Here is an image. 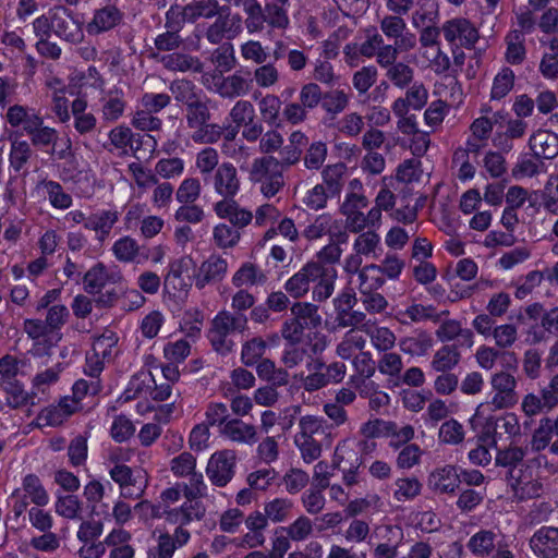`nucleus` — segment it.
<instances>
[{
    "label": "nucleus",
    "mask_w": 558,
    "mask_h": 558,
    "mask_svg": "<svg viewBox=\"0 0 558 558\" xmlns=\"http://www.w3.org/2000/svg\"><path fill=\"white\" fill-rule=\"evenodd\" d=\"M337 271L318 262H308L284 282V290L294 299L304 296L313 286V300L325 301L335 290Z\"/></svg>",
    "instance_id": "f257e3e1"
},
{
    "label": "nucleus",
    "mask_w": 558,
    "mask_h": 558,
    "mask_svg": "<svg viewBox=\"0 0 558 558\" xmlns=\"http://www.w3.org/2000/svg\"><path fill=\"white\" fill-rule=\"evenodd\" d=\"M34 35H56L61 40L77 45L84 39L82 23L63 4H56L32 22Z\"/></svg>",
    "instance_id": "f03ea898"
},
{
    "label": "nucleus",
    "mask_w": 558,
    "mask_h": 558,
    "mask_svg": "<svg viewBox=\"0 0 558 558\" xmlns=\"http://www.w3.org/2000/svg\"><path fill=\"white\" fill-rule=\"evenodd\" d=\"M510 368L508 366L490 375V392L476 407L474 416L486 418L493 412L511 409L519 402L518 379Z\"/></svg>",
    "instance_id": "7ed1b4c3"
},
{
    "label": "nucleus",
    "mask_w": 558,
    "mask_h": 558,
    "mask_svg": "<svg viewBox=\"0 0 558 558\" xmlns=\"http://www.w3.org/2000/svg\"><path fill=\"white\" fill-rule=\"evenodd\" d=\"M324 435L326 445L332 442L330 427L322 416L304 415L299 420V432L294 435V445L300 451L302 460L310 464L316 461L323 451V442L315 436Z\"/></svg>",
    "instance_id": "20e7f679"
},
{
    "label": "nucleus",
    "mask_w": 558,
    "mask_h": 558,
    "mask_svg": "<svg viewBox=\"0 0 558 558\" xmlns=\"http://www.w3.org/2000/svg\"><path fill=\"white\" fill-rule=\"evenodd\" d=\"M282 163L272 156L255 158L250 170V180L258 186L266 198L276 196L284 186Z\"/></svg>",
    "instance_id": "39448f33"
},
{
    "label": "nucleus",
    "mask_w": 558,
    "mask_h": 558,
    "mask_svg": "<svg viewBox=\"0 0 558 558\" xmlns=\"http://www.w3.org/2000/svg\"><path fill=\"white\" fill-rule=\"evenodd\" d=\"M246 328L247 317L244 314H234L223 310L213 318L207 337L215 351L226 354L234 345L231 336L234 332L241 333Z\"/></svg>",
    "instance_id": "423d86ee"
},
{
    "label": "nucleus",
    "mask_w": 558,
    "mask_h": 558,
    "mask_svg": "<svg viewBox=\"0 0 558 558\" xmlns=\"http://www.w3.org/2000/svg\"><path fill=\"white\" fill-rule=\"evenodd\" d=\"M368 201L351 197V201H343L340 211L344 216L345 228L352 233H360L365 229H378L381 225V213L377 208H371L367 214Z\"/></svg>",
    "instance_id": "0eeeda50"
},
{
    "label": "nucleus",
    "mask_w": 558,
    "mask_h": 558,
    "mask_svg": "<svg viewBox=\"0 0 558 558\" xmlns=\"http://www.w3.org/2000/svg\"><path fill=\"white\" fill-rule=\"evenodd\" d=\"M220 5L217 0H195L181 7L172 5L168 10L167 23L171 27L181 28L184 23H194L197 19H211L219 13Z\"/></svg>",
    "instance_id": "6e6552de"
},
{
    "label": "nucleus",
    "mask_w": 558,
    "mask_h": 558,
    "mask_svg": "<svg viewBox=\"0 0 558 558\" xmlns=\"http://www.w3.org/2000/svg\"><path fill=\"white\" fill-rule=\"evenodd\" d=\"M29 136L31 146L37 148L51 147V155H56L57 158L63 159L71 150V141L68 138L64 147L58 149L59 132L51 126L45 125L44 118L40 116H34L28 121L26 132Z\"/></svg>",
    "instance_id": "1a4fd4ad"
},
{
    "label": "nucleus",
    "mask_w": 558,
    "mask_h": 558,
    "mask_svg": "<svg viewBox=\"0 0 558 558\" xmlns=\"http://www.w3.org/2000/svg\"><path fill=\"white\" fill-rule=\"evenodd\" d=\"M441 34L452 51L454 48L472 49L480 39V32L475 24L462 16L445 21L441 25Z\"/></svg>",
    "instance_id": "9d476101"
},
{
    "label": "nucleus",
    "mask_w": 558,
    "mask_h": 558,
    "mask_svg": "<svg viewBox=\"0 0 558 558\" xmlns=\"http://www.w3.org/2000/svg\"><path fill=\"white\" fill-rule=\"evenodd\" d=\"M227 120L242 129V137L247 142H256L264 132V126L257 120L254 105L246 99H240L230 109Z\"/></svg>",
    "instance_id": "9b49d317"
},
{
    "label": "nucleus",
    "mask_w": 558,
    "mask_h": 558,
    "mask_svg": "<svg viewBox=\"0 0 558 558\" xmlns=\"http://www.w3.org/2000/svg\"><path fill=\"white\" fill-rule=\"evenodd\" d=\"M235 465L236 456L233 450L216 451L207 462L206 475L213 485L225 487L233 478Z\"/></svg>",
    "instance_id": "f8f14e48"
},
{
    "label": "nucleus",
    "mask_w": 558,
    "mask_h": 558,
    "mask_svg": "<svg viewBox=\"0 0 558 558\" xmlns=\"http://www.w3.org/2000/svg\"><path fill=\"white\" fill-rule=\"evenodd\" d=\"M243 32V21L239 14L219 15L206 31V39L213 44H220L223 39L232 40Z\"/></svg>",
    "instance_id": "ddd939ff"
},
{
    "label": "nucleus",
    "mask_w": 558,
    "mask_h": 558,
    "mask_svg": "<svg viewBox=\"0 0 558 558\" xmlns=\"http://www.w3.org/2000/svg\"><path fill=\"white\" fill-rule=\"evenodd\" d=\"M110 478L119 486L120 498L137 499L143 496L146 484L134 475L129 465L111 466L107 469Z\"/></svg>",
    "instance_id": "4468645a"
},
{
    "label": "nucleus",
    "mask_w": 558,
    "mask_h": 558,
    "mask_svg": "<svg viewBox=\"0 0 558 558\" xmlns=\"http://www.w3.org/2000/svg\"><path fill=\"white\" fill-rule=\"evenodd\" d=\"M211 184L216 194L221 199H232L240 192L241 181L238 170L231 162H222L211 177Z\"/></svg>",
    "instance_id": "2eb2a0df"
},
{
    "label": "nucleus",
    "mask_w": 558,
    "mask_h": 558,
    "mask_svg": "<svg viewBox=\"0 0 558 558\" xmlns=\"http://www.w3.org/2000/svg\"><path fill=\"white\" fill-rule=\"evenodd\" d=\"M228 272V262L220 255L208 256L194 274V284L198 290L222 281Z\"/></svg>",
    "instance_id": "dca6fc26"
},
{
    "label": "nucleus",
    "mask_w": 558,
    "mask_h": 558,
    "mask_svg": "<svg viewBox=\"0 0 558 558\" xmlns=\"http://www.w3.org/2000/svg\"><path fill=\"white\" fill-rule=\"evenodd\" d=\"M448 315L449 311L447 310L437 312L436 307L432 304L424 305L413 302L404 308H398L395 317L401 325H412L426 320L439 323L442 317H447Z\"/></svg>",
    "instance_id": "f3484780"
},
{
    "label": "nucleus",
    "mask_w": 558,
    "mask_h": 558,
    "mask_svg": "<svg viewBox=\"0 0 558 558\" xmlns=\"http://www.w3.org/2000/svg\"><path fill=\"white\" fill-rule=\"evenodd\" d=\"M123 12L113 4H106L94 10L90 21L86 24V32L90 36L107 33L123 21Z\"/></svg>",
    "instance_id": "a211bd4d"
},
{
    "label": "nucleus",
    "mask_w": 558,
    "mask_h": 558,
    "mask_svg": "<svg viewBox=\"0 0 558 558\" xmlns=\"http://www.w3.org/2000/svg\"><path fill=\"white\" fill-rule=\"evenodd\" d=\"M155 541L156 545L151 549L154 556L156 558H172L178 549L190 543L191 532L181 527L174 529L173 533L157 531Z\"/></svg>",
    "instance_id": "6ab92c4d"
},
{
    "label": "nucleus",
    "mask_w": 558,
    "mask_h": 558,
    "mask_svg": "<svg viewBox=\"0 0 558 558\" xmlns=\"http://www.w3.org/2000/svg\"><path fill=\"white\" fill-rule=\"evenodd\" d=\"M530 548L538 558H558V527L542 526L530 538Z\"/></svg>",
    "instance_id": "aec40b11"
},
{
    "label": "nucleus",
    "mask_w": 558,
    "mask_h": 558,
    "mask_svg": "<svg viewBox=\"0 0 558 558\" xmlns=\"http://www.w3.org/2000/svg\"><path fill=\"white\" fill-rule=\"evenodd\" d=\"M509 485L518 500L537 498L543 493V484L522 469L509 472Z\"/></svg>",
    "instance_id": "412c9836"
},
{
    "label": "nucleus",
    "mask_w": 558,
    "mask_h": 558,
    "mask_svg": "<svg viewBox=\"0 0 558 558\" xmlns=\"http://www.w3.org/2000/svg\"><path fill=\"white\" fill-rule=\"evenodd\" d=\"M213 210L218 218L227 219L230 226L236 228L240 232L241 229L247 227L253 220L252 211L241 207L234 198L216 202L213 205Z\"/></svg>",
    "instance_id": "4be33fe9"
},
{
    "label": "nucleus",
    "mask_w": 558,
    "mask_h": 558,
    "mask_svg": "<svg viewBox=\"0 0 558 558\" xmlns=\"http://www.w3.org/2000/svg\"><path fill=\"white\" fill-rule=\"evenodd\" d=\"M204 514L205 510L198 502L186 500L179 507H168L165 521L175 525L174 529L187 530L185 527L187 524L202 520Z\"/></svg>",
    "instance_id": "5701e85b"
},
{
    "label": "nucleus",
    "mask_w": 558,
    "mask_h": 558,
    "mask_svg": "<svg viewBox=\"0 0 558 558\" xmlns=\"http://www.w3.org/2000/svg\"><path fill=\"white\" fill-rule=\"evenodd\" d=\"M460 483L459 470L450 464L435 469L428 477L429 487L439 494L453 495Z\"/></svg>",
    "instance_id": "b1692460"
},
{
    "label": "nucleus",
    "mask_w": 558,
    "mask_h": 558,
    "mask_svg": "<svg viewBox=\"0 0 558 558\" xmlns=\"http://www.w3.org/2000/svg\"><path fill=\"white\" fill-rule=\"evenodd\" d=\"M221 437L236 444L252 446L257 441V429L241 418H230L219 429Z\"/></svg>",
    "instance_id": "393cba45"
},
{
    "label": "nucleus",
    "mask_w": 558,
    "mask_h": 558,
    "mask_svg": "<svg viewBox=\"0 0 558 558\" xmlns=\"http://www.w3.org/2000/svg\"><path fill=\"white\" fill-rule=\"evenodd\" d=\"M428 100V90L423 83L414 82L409 85L405 97L397 98L392 104L395 114L409 113V109L421 110Z\"/></svg>",
    "instance_id": "a878e982"
},
{
    "label": "nucleus",
    "mask_w": 558,
    "mask_h": 558,
    "mask_svg": "<svg viewBox=\"0 0 558 558\" xmlns=\"http://www.w3.org/2000/svg\"><path fill=\"white\" fill-rule=\"evenodd\" d=\"M111 252L117 260L124 264H141L148 258L147 254L142 253V247L138 242L130 235H124L116 240L112 244Z\"/></svg>",
    "instance_id": "bb28decb"
},
{
    "label": "nucleus",
    "mask_w": 558,
    "mask_h": 558,
    "mask_svg": "<svg viewBox=\"0 0 558 558\" xmlns=\"http://www.w3.org/2000/svg\"><path fill=\"white\" fill-rule=\"evenodd\" d=\"M119 211L116 209H100L88 216L86 229L94 231L99 241H105L114 225L119 221Z\"/></svg>",
    "instance_id": "cd10ccee"
},
{
    "label": "nucleus",
    "mask_w": 558,
    "mask_h": 558,
    "mask_svg": "<svg viewBox=\"0 0 558 558\" xmlns=\"http://www.w3.org/2000/svg\"><path fill=\"white\" fill-rule=\"evenodd\" d=\"M529 145L538 158L551 159L558 155V136L555 133L537 130L531 135Z\"/></svg>",
    "instance_id": "c85d7f7f"
},
{
    "label": "nucleus",
    "mask_w": 558,
    "mask_h": 558,
    "mask_svg": "<svg viewBox=\"0 0 558 558\" xmlns=\"http://www.w3.org/2000/svg\"><path fill=\"white\" fill-rule=\"evenodd\" d=\"M267 281L265 271L256 264L251 262L243 263L233 274L231 282L235 288H251L263 286Z\"/></svg>",
    "instance_id": "c756f323"
},
{
    "label": "nucleus",
    "mask_w": 558,
    "mask_h": 558,
    "mask_svg": "<svg viewBox=\"0 0 558 558\" xmlns=\"http://www.w3.org/2000/svg\"><path fill=\"white\" fill-rule=\"evenodd\" d=\"M252 88V81L240 74L221 77L216 83V92L223 98L233 99L247 95Z\"/></svg>",
    "instance_id": "7c9ffc66"
},
{
    "label": "nucleus",
    "mask_w": 558,
    "mask_h": 558,
    "mask_svg": "<svg viewBox=\"0 0 558 558\" xmlns=\"http://www.w3.org/2000/svg\"><path fill=\"white\" fill-rule=\"evenodd\" d=\"M324 367L325 363L320 359L311 357V360L306 362L308 374L305 375L301 373L298 376L304 390L314 392L328 386L325 373L323 372Z\"/></svg>",
    "instance_id": "2f4dec72"
},
{
    "label": "nucleus",
    "mask_w": 558,
    "mask_h": 558,
    "mask_svg": "<svg viewBox=\"0 0 558 558\" xmlns=\"http://www.w3.org/2000/svg\"><path fill=\"white\" fill-rule=\"evenodd\" d=\"M34 151L26 140L15 138L11 141L9 151V168L16 175L25 169Z\"/></svg>",
    "instance_id": "473e14b6"
},
{
    "label": "nucleus",
    "mask_w": 558,
    "mask_h": 558,
    "mask_svg": "<svg viewBox=\"0 0 558 558\" xmlns=\"http://www.w3.org/2000/svg\"><path fill=\"white\" fill-rule=\"evenodd\" d=\"M38 187L44 191L52 208L65 210L72 206V196L64 191L59 182L43 180L38 183Z\"/></svg>",
    "instance_id": "72a5a7b5"
},
{
    "label": "nucleus",
    "mask_w": 558,
    "mask_h": 558,
    "mask_svg": "<svg viewBox=\"0 0 558 558\" xmlns=\"http://www.w3.org/2000/svg\"><path fill=\"white\" fill-rule=\"evenodd\" d=\"M366 339L360 330L350 329L337 344L336 354L342 360L353 359L357 353L363 352Z\"/></svg>",
    "instance_id": "f704fd0d"
},
{
    "label": "nucleus",
    "mask_w": 558,
    "mask_h": 558,
    "mask_svg": "<svg viewBox=\"0 0 558 558\" xmlns=\"http://www.w3.org/2000/svg\"><path fill=\"white\" fill-rule=\"evenodd\" d=\"M461 354L456 345L440 347L433 355L430 367L437 373L451 372L460 362Z\"/></svg>",
    "instance_id": "c9c22d12"
},
{
    "label": "nucleus",
    "mask_w": 558,
    "mask_h": 558,
    "mask_svg": "<svg viewBox=\"0 0 558 558\" xmlns=\"http://www.w3.org/2000/svg\"><path fill=\"white\" fill-rule=\"evenodd\" d=\"M294 316L304 329H315L322 325L323 318L318 306L310 302H296L291 307Z\"/></svg>",
    "instance_id": "e433bc0d"
},
{
    "label": "nucleus",
    "mask_w": 558,
    "mask_h": 558,
    "mask_svg": "<svg viewBox=\"0 0 558 558\" xmlns=\"http://www.w3.org/2000/svg\"><path fill=\"white\" fill-rule=\"evenodd\" d=\"M22 490L24 498L29 499L36 507H45L49 504L50 497L41 481L34 474H28L23 478Z\"/></svg>",
    "instance_id": "4c0bfd02"
},
{
    "label": "nucleus",
    "mask_w": 558,
    "mask_h": 558,
    "mask_svg": "<svg viewBox=\"0 0 558 558\" xmlns=\"http://www.w3.org/2000/svg\"><path fill=\"white\" fill-rule=\"evenodd\" d=\"M54 511L68 520H82L83 502L75 495H59L54 501Z\"/></svg>",
    "instance_id": "58836bf2"
},
{
    "label": "nucleus",
    "mask_w": 558,
    "mask_h": 558,
    "mask_svg": "<svg viewBox=\"0 0 558 558\" xmlns=\"http://www.w3.org/2000/svg\"><path fill=\"white\" fill-rule=\"evenodd\" d=\"M499 356H502L507 360V367H512L514 371L517 368V360L513 353L510 352H499L494 348L482 345L476 350L475 359L478 366L485 371H490L496 364V361Z\"/></svg>",
    "instance_id": "ea45409f"
},
{
    "label": "nucleus",
    "mask_w": 558,
    "mask_h": 558,
    "mask_svg": "<svg viewBox=\"0 0 558 558\" xmlns=\"http://www.w3.org/2000/svg\"><path fill=\"white\" fill-rule=\"evenodd\" d=\"M363 464L364 460L362 456H360L354 447L353 441L349 438L340 440L335 449L332 457V465L336 469H341L342 466H349L351 464Z\"/></svg>",
    "instance_id": "a19ab883"
},
{
    "label": "nucleus",
    "mask_w": 558,
    "mask_h": 558,
    "mask_svg": "<svg viewBox=\"0 0 558 558\" xmlns=\"http://www.w3.org/2000/svg\"><path fill=\"white\" fill-rule=\"evenodd\" d=\"M113 281V277L108 272L106 266L101 263L93 266L83 278L84 289L87 293H98L107 284Z\"/></svg>",
    "instance_id": "79ce46f5"
},
{
    "label": "nucleus",
    "mask_w": 558,
    "mask_h": 558,
    "mask_svg": "<svg viewBox=\"0 0 558 558\" xmlns=\"http://www.w3.org/2000/svg\"><path fill=\"white\" fill-rule=\"evenodd\" d=\"M336 227V220L329 214H322L304 229L303 236L308 241L322 239L325 235L333 236L332 230Z\"/></svg>",
    "instance_id": "37998d69"
},
{
    "label": "nucleus",
    "mask_w": 558,
    "mask_h": 558,
    "mask_svg": "<svg viewBox=\"0 0 558 558\" xmlns=\"http://www.w3.org/2000/svg\"><path fill=\"white\" fill-rule=\"evenodd\" d=\"M289 8L290 4L266 1L264 7L266 24L271 28L286 29L290 24Z\"/></svg>",
    "instance_id": "c03bdc74"
},
{
    "label": "nucleus",
    "mask_w": 558,
    "mask_h": 558,
    "mask_svg": "<svg viewBox=\"0 0 558 558\" xmlns=\"http://www.w3.org/2000/svg\"><path fill=\"white\" fill-rule=\"evenodd\" d=\"M213 243L220 250L235 247L241 240V232L228 223L220 222L213 228Z\"/></svg>",
    "instance_id": "a18cd8bd"
},
{
    "label": "nucleus",
    "mask_w": 558,
    "mask_h": 558,
    "mask_svg": "<svg viewBox=\"0 0 558 558\" xmlns=\"http://www.w3.org/2000/svg\"><path fill=\"white\" fill-rule=\"evenodd\" d=\"M375 230L368 229L360 232L353 242V252L365 257H377V251L380 250V236Z\"/></svg>",
    "instance_id": "49530a36"
},
{
    "label": "nucleus",
    "mask_w": 558,
    "mask_h": 558,
    "mask_svg": "<svg viewBox=\"0 0 558 558\" xmlns=\"http://www.w3.org/2000/svg\"><path fill=\"white\" fill-rule=\"evenodd\" d=\"M7 404L12 409H19L27 404H34L33 395L28 393L17 380H5L3 383Z\"/></svg>",
    "instance_id": "de8ad7c7"
},
{
    "label": "nucleus",
    "mask_w": 558,
    "mask_h": 558,
    "mask_svg": "<svg viewBox=\"0 0 558 558\" xmlns=\"http://www.w3.org/2000/svg\"><path fill=\"white\" fill-rule=\"evenodd\" d=\"M356 277V286L360 293L377 291L385 283V279L381 277L380 270L377 268L376 264L362 267L361 272H359Z\"/></svg>",
    "instance_id": "09e8293b"
},
{
    "label": "nucleus",
    "mask_w": 558,
    "mask_h": 558,
    "mask_svg": "<svg viewBox=\"0 0 558 558\" xmlns=\"http://www.w3.org/2000/svg\"><path fill=\"white\" fill-rule=\"evenodd\" d=\"M400 350L411 356H423L433 347V339L426 332H421L416 337H405L399 341Z\"/></svg>",
    "instance_id": "8fccbe9b"
},
{
    "label": "nucleus",
    "mask_w": 558,
    "mask_h": 558,
    "mask_svg": "<svg viewBox=\"0 0 558 558\" xmlns=\"http://www.w3.org/2000/svg\"><path fill=\"white\" fill-rule=\"evenodd\" d=\"M347 167L342 162L326 166L322 171V179L324 186L329 191L331 195L340 193L343 185V177L345 174Z\"/></svg>",
    "instance_id": "3c124183"
},
{
    "label": "nucleus",
    "mask_w": 558,
    "mask_h": 558,
    "mask_svg": "<svg viewBox=\"0 0 558 558\" xmlns=\"http://www.w3.org/2000/svg\"><path fill=\"white\" fill-rule=\"evenodd\" d=\"M514 72L510 68H502L493 80L490 99H504L512 90L514 86Z\"/></svg>",
    "instance_id": "603ef678"
},
{
    "label": "nucleus",
    "mask_w": 558,
    "mask_h": 558,
    "mask_svg": "<svg viewBox=\"0 0 558 558\" xmlns=\"http://www.w3.org/2000/svg\"><path fill=\"white\" fill-rule=\"evenodd\" d=\"M496 534L488 530H481L472 535L468 542V548L477 557L488 556L495 547Z\"/></svg>",
    "instance_id": "864d4df0"
},
{
    "label": "nucleus",
    "mask_w": 558,
    "mask_h": 558,
    "mask_svg": "<svg viewBox=\"0 0 558 558\" xmlns=\"http://www.w3.org/2000/svg\"><path fill=\"white\" fill-rule=\"evenodd\" d=\"M155 379L150 372H140L134 375L123 392L125 401L146 395L151 389Z\"/></svg>",
    "instance_id": "5fc2aeb1"
},
{
    "label": "nucleus",
    "mask_w": 558,
    "mask_h": 558,
    "mask_svg": "<svg viewBox=\"0 0 558 558\" xmlns=\"http://www.w3.org/2000/svg\"><path fill=\"white\" fill-rule=\"evenodd\" d=\"M268 343L260 337H254L242 344L241 361L246 366H253L264 356Z\"/></svg>",
    "instance_id": "6e6d98bb"
},
{
    "label": "nucleus",
    "mask_w": 558,
    "mask_h": 558,
    "mask_svg": "<svg viewBox=\"0 0 558 558\" xmlns=\"http://www.w3.org/2000/svg\"><path fill=\"white\" fill-rule=\"evenodd\" d=\"M293 509V501L289 498H274L264 506L268 520L274 523L284 522L290 518Z\"/></svg>",
    "instance_id": "4d7b16f0"
},
{
    "label": "nucleus",
    "mask_w": 558,
    "mask_h": 558,
    "mask_svg": "<svg viewBox=\"0 0 558 558\" xmlns=\"http://www.w3.org/2000/svg\"><path fill=\"white\" fill-rule=\"evenodd\" d=\"M126 102L122 93L109 94L102 98L101 117L105 121L114 122L125 110Z\"/></svg>",
    "instance_id": "13d9d810"
},
{
    "label": "nucleus",
    "mask_w": 558,
    "mask_h": 558,
    "mask_svg": "<svg viewBox=\"0 0 558 558\" xmlns=\"http://www.w3.org/2000/svg\"><path fill=\"white\" fill-rule=\"evenodd\" d=\"M504 117L505 114L502 111H497L495 114H492V117L480 116L470 124V132L478 140H485L487 142L492 136L494 126L499 120H502Z\"/></svg>",
    "instance_id": "bf43d9fd"
},
{
    "label": "nucleus",
    "mask_w": 558,
    "mask_h": 558,
    "mask_svg": "<svg viewBox=\"0 0 558 558\" xmlns=\"http://www.w3.org/2000/svg\"><path fill=\"white\" fill-rule=\"evenodd\" d=\"M185 118L190 129L199 126L209 120L210 113L204 95L186 105Z\"/></svg>",
    "instance_id": "052dcab7"
},
{
    "label": "nucleus",
    "mask_w": 558,
    "mask_h": 558,
    "mask_svg": "<svg viewBox=\"0 0 558 558\" xmlns=\"http://www.w3.org/2000/svg\"><path fill=\"white\" fill-rule=\"evenodd\" d=\"M163 65L171 71L199 72L202 64L197 58L183 53H171L162 58Z\"/></svg>",
    "instance_id": "680f3d73"
},
{
    "label": "nucleus",
    "mask_w": 558,
    "mask_h": 558,
    "mask_svg": "<svg viewBox=\"0 0 558 558\" xmlns=\"http://www.w3.org/2000/svg\"><path fill=\"white\" fill-rule=\"evenodd\" d=\"M281 100L272 94L265 95L258 101V110L263 120L269 125H279V114L281 111Z\"/></svg>",
    "instance_id": "e2e57ef3"
},
{
    "label": "nucleus",
    "mask_w": 558,
    "mask_h": 558,
    "mask_svg": "<svg viewBox=\"0 0 558 558\" xmlns=\"http://www.w3.org/2000/svg\"><path fill=\"white\" fill-rule=\"evenodd\" d=\"M506 60L511 64H520L525 58L524 36L518 29L507 36Z\"/></svg>",
    "instance_id": "0e129e2a"
},
{
    "label": "nucleus",
    "mask_w": 558,
    "mask_h": 558,
    "mask_svg": "<svg viewBox=\"0 0 558 558\" xmlns=\"http://www.w3.org/2000/svg\"><path fill=\"white\" fill-rule=\"evenodd\" d=\"M422 484L416 477H401L395 482L393 498L397 501L414 499L420 495Z\"/></svg>",
    "instance_id": "69168bd1"
},
{
    "label": "nucleus",
    "mask_w": 558,
    "mask_h": 558,
    "mask_svg": "<svg viewBox=\"0 0 558 558\" xmlns=\"http://www.w3.org/2000/svg\"><path fill=\"white\" fill-rule=\"evenodd\" d=\"M463 425L454 418H450L440 425L438 432L439 441L446 445H459L464 440Z\"/></svg>",
    "instance_id": "338daca9"
},
{
    "label": "nucleus",
    "mask_w": 558,
    "mask_h": 558,
    "mask_svg": "<svg viewBox=\"0 0 558 558\" xmlns=\"http://www.w3.org/2000/svg\"><path fill=\"white\" fill-rule=\"evenodd\" d=\"M185 161L179 157L161 158L155 165V172L165 180L175 179L183 174Z\"/></svg>",
    "instance_id": "774afa93"
}]
</instances>
